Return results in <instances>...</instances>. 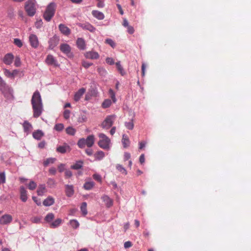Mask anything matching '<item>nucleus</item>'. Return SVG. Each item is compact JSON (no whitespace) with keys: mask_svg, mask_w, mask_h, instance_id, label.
<instances>
[{"mask_svg":"<svg viewBox=\"0 0 251 251\" xmlns=\"http://www.w3.org/2000/svg\"><path fill=\"white\" fill-rule=\"evenodd\" d=\"M31 104L33 110V116L37 118L39 117L42 112L43 105L41 97L38 91H35L32 97Z\"/></svg>","mask_w":251,"mask_h":251,"instance_id":"f257e3e1","label":"nucleus"},{"mask_svg":"<svg viewBox=\"0 0 251 251\" xmlns=\"http://www.w3.org/2000/svg\"><path fill=\"white\" fill-rule=\"evenodd\" d=\"M98 136L100 138L98 143L99 146L105 150H109L110 144V139L103 133L99 134Z\"/></svg>","mask_w":251,"mask_h":251,"instance_id":"f03ea898","label":"nucleus"},{"mask_svg":"<svg viewBox=\"0 0 251 251\" xmlns=\"http://www.w3.org/2000/svg\"><path fill=\"white\" fill-rule=\"evenodd\" d=\"M25 10L29 16H33L36 13L35 0H28L25 3Z\"/></svg>","mask_w":251,"mask_h":251,"instance_id":"7ed1b4c3","label":"nucleus"},{"mask_svg":"<svg viewBox=\"0 0 251 251\" xmlns=\"http://www.w3.org/2000/svg\"><path fill=\"white\" fill-rule=\"evenodd\" d=\"M115 118L116 116L114 115L107 116L102 123L101 126L104 129H109L113 125Z\"/></svg>","mask_w":251,"mask_h":251,"instance_id":"20e7f679","label":"nucleus"},{"mask_svg":"<svg viewBox=\"0 0 251 251\" xmlns=\"http://www.w3.org/2000/svg\"><path fill=\"white\" fill-rule=\"evenodd\" d=\"M56 9V4L54 2H51L48 5V22L54 15Z\"/></svg>","mask_w":251,"mask_h":251,"instance_id":"39448f33","label":"nucleus"},{"mask_svg":"<svg viewBox=\"0 0 251 251\" xmlns=\"http://www.w3.org/2000/svg\"><path fill=\"white\" fill-rule=\"evenodd\" d=\"M12 217L9 214H4L0 218V225H8L12 221Z\"/></svg>","mask_w":251,"mask_h":251,"instance_id":"423d86ee","label":"nucleus"},{"mask_svg":"<svg viewBox=\"0 0 251 251\" xmlns=\"http://www.w3.org/2000/svg\"><path fill=\"white\" fill-rule=\"evenodd\" d=\"M70 151V147L66 143H64L63 145L59 146L56 148V151L62 154L69 152Z\"/></svg>","mask_w":251,"mask_h":251,"instance_id":"0eeeda50","label":"nucleus"},{"mask_svg":"<svg viewBox=\"0 0 251 251\" xmlns=\"http://www.w3.org/2000/svg\"><path fill=\"white\" fill-rule=\"evenodd\" d=\"M84 56L87 59H97L100 57L99 53L94 51H87L84 53Z\"/></svg>","mask_w":251,"mask_h":251,"instance_id":"6e6552de","label":"nucleus"},{"mask_svg":"<svg viewBox=\"0 0 251 251\" xmlns=\"http://www.w3.org/2000/svg\"><path fill=\"white\" fill-rule=\"evenodd\" d=\"M60 50L63 53L69 56H70L69 54L71 53V48L68 44L65 43L61 44L60 46Z\"/></svg>","mask_w":251,"mask_h":251,"instance_id":"1a4fd4ad","label":"nucleus"},{"mask_svg":"<svg viewBox=\"0 0 251 251\" xmlns=\"http://www.w3.org/2000/svg\"><path fill=\"white\" fill-rule=\"evenodd\" d=\"M62 223V219L58 218L53 221H50V223H48V226L50 228H55L59 226Z\"/></svg>","mask_w":251,"mask_h":251,"instance_id":"9d476101","label":"nucleus"},{"mask_svg":"<svg viewBox=\"0 0 251 251\" xmlns=\"http://www.w3.org/2000/svg\"><path fill=\"white\" fill-rule=\"evenodd\" d=\"M79 25L83 29L88 30L91 32H94L96 30V28L88 23L80 24Z\"/></svg>","mask_w":251,"mask_h":251,"instance_id":"9b49d317","label":"nucleus"},{"mask_svg":"<svg viewBox=\"0 0 251 251\" xmlns=\"http://www.w3.org/2000/svg\"><path fill=\"white\" fill-rule=\"evenodd\" d=\"M13 59L14 56L12 53H7L4 56L3 61L4 64L9 65L12 63Z\"/></svg>","mask_w":251,"mask_h":251,"instance_id":"f8f14e48","label":"nucleus"},{"mask_svg":"<svg viewBox=\"0 0 251 251\" xmlns=\"http://www.w3.org/2000/svg\"><path fill=\"white\" fill-rule=\"evenodd\" d=\"M29 40L31 46L33 48H36L38 46V40L36 35L31 34L29 37Z\"/></svg>","mask_w":251,"mask_h":251,"instance_id":"ddd939ff","label":"nucleus"},{"mask_svg":"<svg viewBox=\"0 0 251 251\" xmlns=\"http://www.w3.org/2000/svg\"><path fill=\"white\" fill-rule=\"evenodd\" d=\"M102 201L104 202L105 206L109 208L113 205V200L111 199L108 196L104 195L101 197Z\"/></svg>","mask_w":251,"mask_h":251,"instance_id":"4468645a","label":"nucleus"},{"mask_svg":"<svg viewBox=\"0 0 251 251\" xmlns=\"http://www.w3.org/2000/svg\"><path fill=\"white\" fill-rule=\"evenodd\" d=\"M20 199L23 202H25L27 199V191L24 186H21L20 189Z\"/></svg>","mask_w":251,"mask_h":251,"instance_id":"2eb2a0df","label":"nucleus"},{"mask_svg":"<svg viewBox=\"0 0 251 251\" xmlns=\"http://www.w3.org/2000/svg\"><path fill=\"white\" fill-rule=\"evenodd\" d=\"M44 136V133L41 130H35L32 133L33 137L37 140H40Z\"/></svg>","mask_w":251,"mask_h":251,"instance_id":"dca6fc26","label":"nucleus"},{"mask_svg":"<svg viewBox=\"0 0 251 251\" xmlns=\"http://www.w3.org/2000/svg\"><path fill=\"white\" fill-rule=\"evenodd\" d=\"M77 48L81 50H84L86 49V43L84 40L82 38H78L76 40Z\"/></svg>","mask_w":251,"mask_h":251,"instance_id":"f3484780","label":"nucleus"},{"mask_svg":"<svg viewBox=\"0 0 251 251\" xmlns=\"http://www.w3.org/2000/svg\"><path fill=\"white\" fill-rule=\"evenodd\" d=\"M86 91V89L84 88H82L79 89L75 94L74 96V100L75 101H78L82 96L84 94Z\"/></svg>","mask_w":251,"mask_h":251,"instance_id":"a211bd4d","label":"nucleus"},{"mask_svg":"<svg viewBox=\"0 0 251 251\" xmlns=\"http://www.w3.org/2000/svg\"><path fill=\"white\" fill-rule=\"evenodd\" d=\"M85 141L86 146L89 148H91V147H92L93 146V145L94 144V142H95L94 136L93 135H89L86 139H85Z\"/></svg>","mask_w":251,"mask_h":251,"instance_id":"6ab92c4d","label":"nucleus"},{"mask_svg":"<svg viewBox=\"0 0 251 251\" xmlns=\"http://www.w3.org/2000/svg\"><path fill=\"white\" fill-rule=\"evenodd\" d=\"M59 29L61 32L65 35H68L71 33L70 29L63 24L59 25Z\"/></svg>","mask_w":251,"mask_h":251,"instance_id":"aec40b11","label":"nucleus"},{"mask_svg":"<svg viewBox=\"0 0 251 251\" xmlns=\"http://www.w3.org/2000/svg\"><path fill=\"white\" fill-rule=\"evenodd\" d=\"M92 15L98 20H103L104 18V14L98 10H93L92 12Z\"/></svg>","mask_w":251,"mask_h":251,"instance_id":"412c9836","label":"nucleus"},{"mask_svg":"<svg viewBox=\"0 0 251 251\" xmlns=\"http://www.w3.org/2000/svg\"><path fill=\"white\" fill-rule=\"evenodd\" d=\"M95 160H101L105 156V153L101 151H97L94 155Z\"/></svg>","mask_w":251,"mask_h":251,"instance_id":"4be33fe9","label":"nucleus"},{"mask_svg":"<svg viewBox=\"0 0 251 251\" xmlns=\"http://www.w3.org/2000/svg\"><path fill=\"white\" fill-rule=\"evenodd\" d=\"M65 191L66 195L68 197H71L74 193V188L73 185H67L65 187Z\"/></svg>","mask_w":251,"mask_h":251,"instance_id":"5701e85b","label":"nucleus"},{"mask_svg":"<svg viewBox=\"0 0 251 251\" xmlns=\"http://www.w3.org/2000/svg\"><path fill=\"white\" fill-rule=\"evenodd\" d=\"M122 142L123 145V147L125 148H126L129 146L130 141L127 135L126 134H124L123 135Z\"/></svg>","mask_w":251,"mask_h":251,"instance_id":"b1692460","label":"nucleus"},{"mask_svg":"<svg viewBox=\"0 0 251 251\" xmlns=\"http://www.w3.org/2000/svg\"><path fill=\"white\" fill-rule=\"evenodd\" d=\"M59 39L57 37H54L52 38H51L50 41V49H53L55 47L58 43Z\"/></svg>","mask_w":251,"mask_h":251,"instance_id":"393cba45","label":"nucleus"},{"mask_svg":"<svg viewBox=\"0 0 251 251\" xmlns=\"http://www.w3.org/2000/svg\"><path fill=\"white\" fill-rule=\"evenodd\" d=\"M23 127L25 132L28 133L32 129L31 125L27 121H25L23 124Z\"/></svg>","mask_w":251,"mask_h":251,"instance_id":"a878e982","label":"nucleus"},{"mask_svg":"<svg viewBox=\"0 0 251 251\" xmlns=\"http://www.w3.org/2000/svg\"><path fill=\"white\" fill-rule=\"evenodd\" d=\"M83 163L82 161H78L75 164L72 165L71 168L74 170H78L82 167Z\"/></svg>","mask_w":251,"mask_h":251,"instance_id":"bb28decb","label":"nucleus"},{"mask_svg":"<svg viewBox=\"0 0 251 251\" xmlns=\"http://www.w3.org/2000/svg\"><path fill=\"white\" fill-rule=\"evenodd\" d=\"M94 185L95 183L93 181H87L84 183L83 187L85 190H89L93 188Z\"/></svg>","mask_w":251,"mask_h":251,"instance_id":"cd10ccee","label":"nucleus"},{"mask_svg":"<svg viewBox=\"0 0 251 251\" xmlns=\"http://www.w3.org/2000/svg\"><path fill=\"white\" fill-rule=\"evenodd\" d=\"M46 191V186L45 184L40 185L37 190V194L39 196H42Z\"/></svg>","mask_w":251,"mask_h":251,"instance_id":"c85d7f7f","label":"nucleus"},{"mask_svg":"<svg viewBox=\"0 0 251 251\" xmlns=\"http://www.w3.org/2000/svg\"><path fill=\"white\" fill-rule=\"evenodd\" d=\"M116 65L117 66V69L119 73L121 74L122 75H124L126 74V72L124 71V69L120 64V62H118L116 63Z\"/></svg>","mask_w":251,"mask_h":251,"instance_id":"c756f323","label":"nucleus"},{"mask_svg":"<svg viewBox=\"0 0 251 251\" xmlns=\"http://www.w3.org/2000/svg\"><path fill=\"white\" fill-rule=\"evenodd\" d=\"M66 133L70 135H74L76 132L75 129L72 126L68 127L66 129Z\"/></svg>","mask_w":251,"mask_h":251,"instance_id":"7c9ffc66","label":"nucleus"},{"mask_svg":"<svg viewBox=\"0 0 251 251\" xmlns=\"http://www.w3.org/2000/svg\"><path fill=\"white\" fill-rule=\"evenodd\" d=\"M125 125L126 128L129 130L133 129L134 127V123L133 119H131L129 122H125Z\"/></svg>","mask_w":251,"mask_h":251,"instance_id":"2f4dec72","label":"nucleus"},{"mask_svg":"<svg viewBox=\"0 0 251 251\" xmlns=\"http://www.w3.org/2000/svg\"><path fill=\"white\" fill-rule=\"evenodd\" d=\"M69 223L71 226L73 228L76 229L79 226V224L78 222L76 220H70Z\"/></svg>","mask_w":251,"mask_h":251,"instance_id":"473e14b6","label":"nucleus"},{"mask_svg":"<svg viewBox=\"0 0 251 251\" xmlns=\"http://www.w3.org/2000/svg\"><path fill=\"white\" fill-rule=\"evenodd\" d=\"M80 209L83 215H86L87 214V203L86 202H82Z\"/></svg>","mask_w":251,"mask_h":251,"instance_id":"72a5a7b5","label":"nucleus"},{"mask_svg":"<svg viewBox=\"0 0 251 251\" xmlns=\"http://www.w3.org/2000/svg\"><path fill=\"white\" fill-rule=\"evenodd\" d=\"M41 220L42 218L41 217L34 216L31 218L30 220L32 223L39 224L41 223Z\"/></svg>","mask_w":251,"mask_h":251,"instance_id":"f704fd0d","label":"nucleus"},{"mask_svg":"<svg viewBox=\"0 0 251 251\" xmlns=\"http://www.w3.org/2000/svg\"><path fill=\"white\" fill-rule=\"evenodd\" d=\"M111 100L109 99H106L104 100L102 103V106L104 108L109 107L111 105Z\"/></svg>","mask_w":251,"mask_h":251,"instance_id":"c9c22d12","label":"nucleus"},{"mask_svg":"<svg viewBox=\"0 0 251 251\" xmlns=\"http://www.w3.org/2000/svg\"><path fill=\"white\" fill-rule=\"evenodd\" d=\"M116 169L123 174H124L125 175L127 174V172L126 170L122 165L120 164L117 165Z\"/></svg>","mask_w":251,"mask_h":251,"instance_id":"e433bc0d","label":"nucleus"},{"mask_svg":"<svg viewBox=\"0 0 251 251\" xmlns=\"http://www.w3.org/2000/svg\"><path fill=\"white\" fill-rule=\"evenodd\" d=\"M77 145L80 148L82 149V148H84L85 145H86L85 141V139L84 138L80 139L77 142Z\"/></svg>","mask_w":251,"mask_h":251,"instance_id":"4c0bfd02","label":"nucleus"},{"mask_svg":"<svg viewBox=\"0 0 251 251\" xmlns=\"http://www.w3.org/2000/svg\"><path fill=\"white\" fill-rule=\"evenodd\" d=\"M48 64H51L54 65V66H57V64L56 61L55 60L54 58L51 55H48Z\"/></svg>","mask_w":251,"mask_h":251,"instance_id":"58836bf2","label":"nucleus"},{"mask_svg":"<svg viewBox=\"0 0 251 251\" xmlns=\"http://www.w3.org/2000/svg\"><path fill=\"white\" fill-rule=\"evenodd\" d=\"M64 127L63 124H57L55 125L54 129L57 131H61L63 129Z\"/></svg>","mask_w":251,"mask_h":251,"instance_id":"ea45409f","label":"nucleus"},{"mask_svg":"<svg viewBox=\"0 0 251 251\" xmlns=\"http://www.w3.org/2000/svg\"><path fill=\"white\" fill-rule=\"evenodd\" d=\"M7 87V86L5 81L0 76V89L2 91L3 89Z\"/></svg>","mask_w":251,"mask_h":251,"instance_id":"a19ab883","label":"nucleus"},{"mask_svg":"<svg viewBox=\"0 0 251 251\" xmlns=\"http://www.w3.org/2000/svg\"><path fill=\"white\" fill-rule=\"evenodd\" d=\"M27 186L29 190H33L36 188L37 185L34 181H30Z\"/></svg>","mask_w":251,"mask_h":251,"instance_id":"79ce46f5","label":"nucleus"},{"mask_svg":"<svg viewBox=\"0 0 251 251\" xmlns=\"http://www.w3.org/2000/svg\"><path fill=\"white\" fill-rule=\"evenodd\" d=\"M5 175L4 172L0 173V185L5 182Z\"/></svg>","mask_w":251,"mask_h":251,"instance_id":"37998d69","label":"nucleus"},{"mask_svg":"<svg viewBox=\"0 0 251 251\" xmlns=\"http://www.w3.org/2000/svg\"><path fill=\"white\" fill-rule=\"evenodd\" d=\"M71 112L69 110L66 109L63 112V117L66 120H68L70 117Z\"/></svg>","mask_w":251,"mask_h":251,"instance_id":"c03bdc74","label":"nucleus"},{"mask_svg":"<svg viewBox=\"0 0 251 251\" xmlns=\"http://www.w3.org/2000/svg\"><path fill=\"white\" fill-rule=\"evenodd\" d=\"M4 74L6 77L13 78V75L12 74V72H11L9 70L4 69Z\"/></svg>","mask_w":251,"mask_h":251,"instance_id":"a18cd8bd","label":"nucleus"},{"mask_svg":"<svg viewBox=\"0 0 251 251\" xmlns=\"http://www.w3.org/2000/svg\"><path fill=\"white\" fill-rule=\"evenodd\" d=\"M105 43L108 45H109L111 47L114 48L115 47V43L111 39H106L105 40Z\"/></svg>","mask_w":251,"mask_h":251,"instance_id":"49530a36","label":"nucleus"},{"mask_svg":"<svg viewBox=\"0 0 251 251\" xmlns=\"http://www.w3.org/2000/svg\"><path fill=\"white\" fill-rule=\"evenodd\" d=\"M14 43L19 48L23 46V43L21 40L18 38H16L14 39Z\"/></svg>","mask_w":251,"mask_h":251,"instance_id":"de8ad7c7","label":"nucleus"},{"mask_svg":"<svg viewBox=\"0 0 251 251\" xmlns=\"http://www.w3.org/2000/svg\"><path fill=\"white\" fill-rule=\"evenodd\" d=\"M109 94L111 99H112L113 102H115L116 101V99L115 98V93H114V91L111 89H109Z\"/></svg>","mask_w":251,"mask_h":251,"instance_id":"09e8293b","label":"nucleus"},{"mask_svg":"<svg viewBox=\"0 0 251 251\" xmlns=\"http://www.w3.org/2000/svg\"><path fill=\"white\" fill-rule=\"evenodd\" d=\"M93 63H90V62H88L87 61H82V65L83 67H84L85 68H88L89 67L91 66L92 65H93Z\"/></svg>","mask_w":251,"mask_h":251,"instance_id":"8fccbe9b","label":"nucleus"},{"mask_svg":"<svg viewBox=\"0 0 251 251\" xmlns=\"http://www.w3.org/2000/svg\"><path fill=\"white\" fill-rule=\"evenodd\" d=\"M43 25V22L41 19H37L36 22L35 23V25L36 28H40Z\"/></svg>","mask_w":251,"mask_h":251,"instance_id":"3c124183","label":"nucleus"},{"mask_svg":"<svg viewBox=\"0 0 251 251\" xmlns=\"http://www.w3.org/2000/svg\"><path fill=\"white\" fill-rule=\"evenodd\" d=\"M97 71H98V72L101 75H104L106 72L105 71V70L103 68H101V67H99L98 69H97Z\"/></svg>","mask_w":251,"mask_h":251,"instance_id":"603ef678","label":"nucleus"},{"mask_svg":"<svg viewBox=\"0 0 251 251\" xmlns=\"http://www.w3.org/2000/svg\"><path fill=\"white\" fill-rule=\"evenodd\" d=\"M72 172L69 170H66L65 172V176L66 178H70L72 176Z\"/></svg>","mask_w":251,"mask_h":251,"instance_id":"864d4df0","label":"nucleus"},{"mask_svg":"<svg viewBox=\"0 0 251 251\" xmlns=\"http://www.w3.org/2000/svg\"><path fill=\"white\" fill-rule=\"evenodd\" d=\"M14 65H15L16 67H19L20 66L21 60H20V58L19 57L16 56L15 60Z\"/></svg>","mask_w":251,"mask_h":251,"instance_id":"5fc2aeb1","label":"nucleus"},{"mask_svg":"<svg viewBox=\"0 0 251 251\" xmlns=\"http://www.w3.org/2000/svg\"><path fill=\"white\" fill-rule=\"evenodd\" d=\"M65 165L64 164H60L58 166V169L59 172L61 173L65 170Z\"/></svg>","mask_w":251,"mask_h":251,"instance_id":"6e6d98bb","label":"nucleus"},{"mask_svg":"<svg viewBox=\"0 0 251 251\" xmlns=\"http://www.w3.org/2000/svg\"><path fill=\"white\" fill-rule=\"evenodd\" d=\"M93 177L94 179H95L96 180L99 182L101 181V177L100 175L98 174H94L93 175Z\"/></svg>","mask_w":251,"mask_h":251,"instance_id":"4d7b16f0","label":"nucleus"},{"mask_svg":"<svg viewBox=\"0 0 251 251\" xmlns=\"http://www.w3.org/2000/svg\"><path fill=\"white\" fill-rule=\"evenodd\" d=\"M106 62L109 65H113L114 64V61L113 58L110 57H107L106 59Z\"/></svg>","mask_w":251,"mask_h":251,"instance_id":"13d9d810","label":"nucleus"},{"mask_svg":"<svg viewBox=\"0 0 251 251\" xmlns=\"http://www.w3.org/2000/svg\"><path fill=\"white\" fill-rule=\"evenodd\" d=\"M98 1V3H97V6L99 8H102L104 6V0H97Z\"/></svg>","mask_w":251,"mask_h":251,"instance_id":"bf43d9fd","label":"nucleus"},{"mask_svg":"<svg viewBox=\"0 0 251 251\" xmlns=\"http://www.w3.org/2000/svg\"><path fill=\"white\" fill-rule=\"evenodd\" d=\"M49 171L50 174L51 175H55V174L56 173V169L54 167H51L49 169Z\"/></svg>","mask_w":251,"mask_h":251,"instance_id":"052dcab7","label":"nucleus"},{"mask_svg":"<svg viewBox=\"0 0 251 251\" xmlns=\"http://www.w3.org/2000/svg\"><path fill=\"white\" fill-rule=\"evenodd\" d=\"M127 32L129 34H132L134 32V29L133 26L129 25L127 27Z\"/></svg>","mask_w":251,"mask_h":251,"instance_id":"680f3d73","label":"nucleus"},{"mask_svg":"<svg viewBox=\"0 0 251 251\" xmlns=\"http://www.w3.org/2000/svg\"><path fill=\"white\" fill-rule=\"evenodd\" d=\"M132 245V244L130 241H126L124 243V247L126 249L131 247Z\"/></svg>","mask_w":251,"mask_h":251,"instance_id":"e2e57ef3","label":"nucleus"},{"mask_svg":"<svg viewBox=\"0 0 251 251\" xmlns=\"http://www.w3.org/2000/svg\"><path fill=\"white\" fill-rule=\"evenodd\" d=\"M54 202V199L51 197H48V206L52 205Z\"/></svg>","mask_w":251,"mask_h":251,"instance_id":"0e129e2a","label":"nucleus"},{"mask_svg":"<svg viewBox=\"0 0 251 251\" xmlns=\"http://www.w3.org/2000/svg\"><path fill=\"white\" fill-rule=\"evenodd\" d=\"M54 218V214L52 213L48 214V223H50V221H51L53 220Z\"/></svg>","mask_w":251,"mask_h":251,"instance_id":"69168bd1","label":"nucleus"},{"mask_svg":"<svg viewBox=\"0 0 251 251\" xmlns=\"http://www.w3.org/2000/svg\"><path fill=\"white\" fill-rule=\"evenodd\" d=\"M130 158V154L128 152H125L124 154V160H128Z\"/></svg>","mask_w":251,"mask_h":251,"instance_id":"338daca9","label":"nucleus"},{"mask_svg":"<svg viewBox=\"0 0 251 251\" xmlns=\"http://www.w3.org/2000/svg\"><path fill=\"white\" fill-rule=\"evenodd\" d=\"M145 155L144 154H142L140 156L139 161L141 163V164H143L145 162Z\"/></svg>","mask_w":251,"mask_h":251,"instance_id":"774afa93","label":"nucleus"}]
</instances>
